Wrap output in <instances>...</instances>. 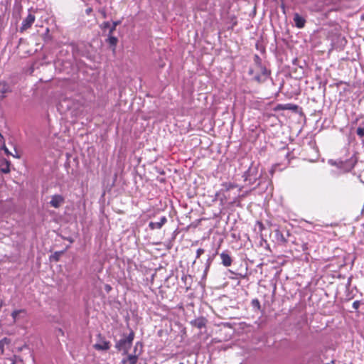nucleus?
Instances as JSON below:
<instances>
[{"mask_svg": "<svg viewBox=\"0 0 364 364\" xmlns=\"http://www.w3.org/2000/svg\"><path fill=\"white\" fill-rule=\"evenodd\" d=\"M134 336V333L131 332L127 336L122 338L117 342L116 348L119 351H122L123 354L127 355L132 346Z\"/></svg>", "mask_w": 364, "mask_h": 364, "instance_id": "obj_1", "label": "nucleus"}, {"mask_svg": "<svg viewBox=\"0 0 364 364\" xmlns=\"http://www.w3.org/2000/svg\"><path fill=\"white\" fill-rule=\"evenodd\" d=\"M269 75V72L267 69L262 64H258L257 69H256V71H255L252 75L255 81L261 83L267 80Z\"/></svg>", "mask_w": 364, "mask_h": 364, "instance_id": "obj_2", "label": "nucleus"}, {"mask_svg": "<svg viewBox=\"0 0 364 364\" xmlns=\"http://www.w3.org/2000/svg\"><path fill=\"white\" fill-rule=\"evenodd\" d=\"M243 178L245 181H248L249 184H254L259 178L257 168L251 164L247 171L244 173Z\"/></svg>", "mask_w": 364, "mask_h": 364, "instance_id": "obj_3", "label": "nucleus"}, {"mask_svg": "<svg viewBox=\"0 0 364 364\" xmlns=\"http://www.w3.org/2000/svg\"><path fill=\"white\" fill-rule=\"evenodd\" d=\"M94 348L97 350H107L110 348L109 341L104 339L100 334L98 335L97 342L93 346Z\"/></svg>", "mask_w": 364, "mask_h": 364, "instance_id": "obj_4", "label": "nucleus"}, {"mask_svg": "<svg viewBox=\"0 0 364 364\" xmlns=\"http://www.w3.org/2000/svg\"><path fill=\"white\" fill-rule=\"evenodd\" d=\"M36 20V17L33 14H29L27 17L23 20L21 26L20 27V32L23 33V31H26L29 28L31 27L33 23H34Z\"/></svg>", "mask_w": 364, "mask_h": 364, "instance_id": "obj_5", "label": "nucleus"}, {"mask_svg": "<svg viewBox=\"0 0 364 364\" xmlns=\"http://www.w3.org/2000/svg\"><path fill=\"white\" fill-rule=\"evenodd\" d=\"M65 203V198L62 195L55 194L51 196L49 204L55 208H60Z\"/></svg>", "mask_w": 364, "mask_h": 364, "instance_id": "obj_6", "label": "nucleus"}, {"mask_svg": "<svg viewBox=\"0 0 364 364\" xmlns=\"http://www.w3.org/2000/svg\"><path fill=\"white\" fill-rule=\"evenodd\" d=\"M138 344L139 343H137L135 346L134 354L127 355V357H125L124 358L122 359V364H136V363L138 361L139 355L136 354V348H137Z\"/></svg>", "mask_w": 364, "mask_h": 364, "instance_id": "obj_7", "label": "nucleus"}, {"mask_svg": "<svg viewBox=\"0 0 364 364\" xmlns=\"http://www.w3.org/2000/svg\"><path fill=\"white\" fill-rule=\"evenodd\" d=\"M207 319L205 317H199L191 321V324L198 329L205 327Z\"/></svg>", "mask_w": 364, "mask_h": 364, "instance_id": "obj_8", "label": "nucleus"}, {"mask_svg": "<svg viewBox=\"0 0 364 364\" xmlns=\"http://www.w3.org/2000/svg\"><path fill=\"white\" fill-rule=\"evenodd\" d=\"M166 218L163 216L160 218L159 221L150 222L149 226L151 230L160 229L166 223Z\"/></svg>", "mask_w": 364, "mask_h": 364, "instance_id": "obj_9", "label": "nucleus"}, {"mask_svg": "<svg viewBox=\"0 0 364 364\" xmlns=\"http://www.w3.org/2000/svg\"><path fill=\"white\" fill-rule=\"evenodd\" d=\"M220 256L222 260V264L225 267H230L231 265L232 259L226 252H223Z\"/></svg>", "mask_w": 364, "mask_h": 364, "instance_id": "obj_10", "label": "nucleus"}, {"mask_svg": "<svg viewBox=\"0 0 364 364\" xmlns=\"http://www.w3.org/2000/svg\"><path fill=\"white\" fill-rule=\"evenodd\" d=\"M294 21L295 23V25L297 28H301L305 25V19L300 16L299 14H295L294 16Z\"/></svg>", "mask_w": 364, "mask_h": 364, "instance_id": "obj_11", "label": "nucleus"}, {"mask_svg": "<svg viewBox=\"0 0 364 364\" xmlns=\"http://www.w3.org/2000/svg\"><path fill=\"white\" fill-rule=\"evenodd\" d=\"M112 34L113 33H109L107 42L109 44L110 46L112 47V51L114 52L117 43L118 42V39L116 37L113 36Z\"/></svg>", "mask_w": 364, "mask_h": 364, "instance_id": "obj_12", "label": "nucleus"}, {"mask_svg": "<svg viewBox=\"0 0 364 364\" xmlns=\"http://www.w3.org/2000/svg\"><path fill=\"white\" fill-rule=\"evenodd\" d=\"M21 314H23V315H26V311L25 309H19V310H15L12 313H11V316L13 318V321L14 323H16V321L18 319V318L20 317V315Z\"/></svg>", "mask_w": 364, "mask_h": 364, "instance_id": "obj_13", "label": "nucleus"}, {"mask_svg": "<svg viewBox=\"0 0 364 364\" xmlns=\"http://www.w3.org/2000/svg\"><path fill=\"white\" fill-rule=\"evenodd\" d=\"M10 165L11 163L9 161L4 159L1 162V171L4 173H8L10 172Z\"/></svg>", "mask_w": 364, "mask_h": 364, "instance_id": "obj_14", "label": "nucleus"}, {"mask_svg": "<svg viewBox=\"0 0 364 364\" xmlns=\"http://www.w3.org/2000/svg\"><path fill=\"white\" fill-rule=\"evenodd\" d=\"M9 343L10 339L7 338H4L1 340H0V355L4 354L5 346H8Z\"/></svg>", "mask_w": 364, "mask_h": 364, "instance_id": "obj_15", "label": "nucleus"}, {"mask_svg": "<svg viewBox=\"0 0 364 364\" xmlns=\"http://www.w3.org/2000/svg\"><path fill=\"white\" fill-rule=\"evenodd\" d=\"M9 90V86L5 82L0 81V96L4 97V95Z\"/></svg>", "mask_w": 364, "mask_h": 364, "instance_id": "obj_16", "label": "nucleus"}, {"mask_svg": "<svg viewBox=\"0 0 364 364\" xmlns=\"http://www.w3.org/2000/svg\"><path fill=\"white\" fill-rule=\"evenodd\" d=\"M255 67L250 69L249 75H252L255 73V71H256V69H257L258 64H262L261 59L258 55L255 56Z\"/></svg>", "mask_w": 364, "mask_h": 364, "instance_id": "obj_17", "label": "nucleus"}, {"mask_svg": "<svg viewBox=\"0 0 364 364\" xmlns=\"http://www.w3.org/2000/svg\"><path fill=\"white\" fill-rule=\"evenodd\" d=\"M120 23V21H114L112 23V25H110V29L109 31V33H113V32L115 31L117 26H118Z\"/></svg>", "mask_w": 364, "mask_h": 364, "instance_id": "obj_18", "label": "nucleus"}, {"mask_svg": "<svg viewBox=\"0 0 364 364\" xmlns=\"http://www.w3.org/2000/svg\"><path fill=\"white\" fill-rule=\"evenodd\" d=\"M357 134L360 136V137H363L364 136V128H361V127H358L357 129Z\"/></svg>", "mask_w": 364, "mask_h": 364, "instance_id": "obj_19", "label": "nucleus"}, {"mask_svg": "<svg viewBox=\"0 0 364 364\" xmlns=\"http://www.w3.org/2000/svg\"><path fill=\"white\" fill-rule=\"evenodd\" d=\"M205 252V250L202 248H198L196 251V258H199L201 255Z\"/></svg>", "mask_w": 364, "mask_h": 364, "instance_id": "obj_20", "label": "nucleus"}, {"mask_svg": "<svg viewBox=\"0 0 364 364\" xmlns=\"http://www.w3.org/2000/svg\"><path fill=\"white\" fill-rule=\"evenodd\" d=\"M360 301L356 300V301H355L353 303V308L354 309H358L360 307Z\"/></svg>", "mask_w": 364, "mask_h": 364, "instance_id": "obj_21", "label": "nucleus"}, {"mask_svg": "<svg viewBox=\"0 0 364 364\" xmlns=\"http://www.w3.org/2000/svg\"><path fill=\"white\" fill-rule=\"evenodd\" d=\"M223 186L225 187L227 191L230 190L235 187V185L232 183H225Z\"/></svg>", "mask_w": 364, "mask_h": 364, "instance_id": "obj_22", "label": "nucleus"}, {"mask_svg": "<svg viewBox=\"0 0 364 364\" xmlns=\"http://www.w3.org/2000/svg\"><path fill=\"white\" fill-rule=\"evenodd\" d=\"M328 163L329 164L332 165V166H339V164H341V162H338H338H336V161H333V160H332V159L328 160Z\"/></svg>", "mask_w": 364, "mask_h": 364, "instance_id": "obj_23", "label": "nucleus"}, {"mask_svg": "<svg viewBox=\"0 0 364 364\" xmlns=\"http://www.w3.org/2000/svg\"><path fill=\"white\" fill-rule=\"evenodd\" d=\"M2 149L4 151L5 154L6 155H11V152L9 151V150L8 149V148L6 146L5 144L3 145L2 146Z\"/></svg>", "mask_w": 364, "mask_h": 364, "instance_id": "obj_24", "label": "nucleus"}, {"mask_svg": "<svg viewBox=\"0 0 364 364\" xmlns=\"http://www.w3.org/2000/svg\"><path fill=\"white\" fill-rule=\"evenodd\" d=\"M103 28H109L110 29V23L109 21H105L102 25Z\"/></svg>", "mask_w": 364, "mask_h": 364, "instance_id": "obj_25", "label": "nucleus"}, {"mask_svg": "<svg viewBox=\"0 0 364 364\" xmlns=\"http://www.w3.org/2000/svg\"><path fill=\"white\" fill-rule=\"evenodd\" d=\"M252 305L254 306H257L258 308H259V306H260L259 301L257 299H254L252 301Z\"/></svg>", "mask_w": 364, "mask_h": 364, "instance_id": "obj_26", "label": "nucleus"}, {"mask_svg": "<svg viewBox=\"0 0 364 364\" xmlns=\"http://www.w3.org/2000/svg\"><path fill=\"white\" fill-rule=\"evenodd\" d=\"M4 364H16V362L13 358H8Z\"/></svg>", "mask_w": 364, "mask_h": 364, "instance_id": "obj_27", "label": "nucleus"}, {"mask_svg": "<svg viewBox=\"0 0 364 364\" xmlns=\"http://www.w3.org/2000/svg\"><path fill=\"white\" fill-rule=\"evenodd\" d=\"M13 157L14 158H16V159H20L21 158V155H19L16 151V149H15V154H11Z\"/></svg>", "mask_w": 364, "mask_h": 364, "instance_id": "obj_28", "label": "nucleus"}, {"mask_svg": "<svg viewBox=\"0 0 364 364\" xmlns=\"http://www.w3.org/2000/svg\"><path fill=\"white\" fill-rule=\"evenodd\" d=\"M276 234L279 235L281 236V237L282 238V240H284L283 235L280 233V232L279 230H277Z\"/></svg>", "mask_w": 364, "mask_h": 364, "instance_id": "obj_29", "label": "nucleus"}, {"mask_svg": "<svg viewBox=\"0 0 364 364\" xmlns=\"http://www.w3.org/2000/svg\"><path fill=\"white\" fill-rule=\"evenodd\" d=\"M105 289H106L107 291H109V290L111 289V287H110L109 285H106V287H105Z\"/></svg>", "mask_w": 364, "mask_h": 364, "instance_id": "obj_30", "label": "nucleus"}, {"mask_svg": "<svg viewBox=\"0 0 364 364\" xmlns=\"http://www.w3.org/2000/svg\"><path fill=\"white\" fill-rule=\"evenodd\" d=\"M102 13L103 16H104V17H106L105 11H102Z\"/></svg>", "mask_w": 364, "mask_h": 364, "instance_id": "obj_31", "label": "nucleus"}]
</instances>
